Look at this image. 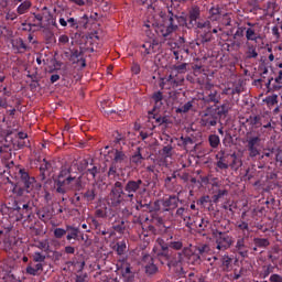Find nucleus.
<instances>
[{
	"instance_id": "obj_1",
	"label": "nucleus",
	"mask_w": 282,
	"mask_h": 282,
	"mask_svg": "<svg viewBox=\"0 0 282 282\" xmlns=\"http://www.w3.org/2000/svg\"><path fill=\"white\" fill-rule=\"evenodd\" d=\"M202 9L194 4L187 11V18L184 17H177L173 13H171L169 21L163 24H156L154 26V31L158 34V36H161L162 39L169 40L171 39L173 32L177 30V24L183 23L187 30H203V28H209L210 21L209 20H202Z\"/></svg>"
},
{
	"instance_id": "obj_2",
	"label": "nucleus",
	"mask_w": 282,
	"mask_h": 282,
	"mask_svg": "<svg viewBox=\"0 0 282 282\" xmlns=\"http://www.w3.org/2000/svg\"><path fill=\"white\" fill-rule=\"evenodd\" d=\"M87 183L84 181L83 175L76 176L72 171V166L64 165L61 167L57 178L55 180V193L58 195H67L68 191H74V196L70 198V204L75 208L83 206L82 192L85 191Z\"/></svg>"
},
{
	"instance_id": "obj_3",
	"label": "nucleus",
	"mask_w": 282,
	"mask_h": 282,
	"mask_svg": "<svg viewBox=\"0 0 282 282\" xmlns=\"http://www.w3.org/2000/svg\"><path fill=\"white\" fill-rule=\"evenodd\" d=\"M147 193V184L140 178L129 180L127 183L117 181L110 192L112 206H120L122 202H133L138 195Z\"/></svg>"
},
{
	"instance_id": "obj_4",
	"label": "nucleus",
	"mask_w": 282,
	"mask_h": 282,
	"mask_svg": "<svg viewBox=\"0 0 282 282\" xmlns=\"http://www.w3.org/2000/svg\"><path fill=\"white\" fill-rule=\"evenodd\" d=\"M210 250L208 245L202 247H194L193 249L184 248L181 252H176L180 254V260H176V263L171 264V270L177 274V276H183L184 274V267L182 263L187 261L192 263V265H199L202 263V259H206V253Z\"/></svg>"
},
{
	"instance_id": "obj_5",
	"label": "nucleus",
	"mask_w": 282,
	"mask_h": 282,
	"mask_svg": "<svg viewBox=\"0 0 282 282\" xmlns=\"http://www.w3.org/2000/svg\"><path fill=\"white\" fill-rule=\"evenodd\" d=\"M156 243L159 248L156 247L153 249L154 259H158L161 265H167V268L171 270V265L177 263L181 256L177 254V252L169 249V242H165L162 238H158Z\"/></svg>"
},
{
	"instance_id": "obj_6",
	"label": "nucleus",
	"mask_w": 282,
	"mask_h": 282,
	"mask_svg": "<svg viewBox=\"0 0 282 282\" xmlns=\"http://www.w3.org/2000/svg\"><path fill=\"white\" fill-rule=\"evenodd\" d=\"M18 175L20 176V184L23 186H15L13 188V194L17 195V197H23L25 193H30L31 191H34V188L39 187L36 178L34 176H30L28 170L20 169Z\"/></svg>"
},
{
	"instance_id": "obj_7",
	"label": "nucleus",
	"mask_w": 282,
	"mask_h": 282,
	"mask_svg": "<svg viewBox=\"0 0 282 282\" xmlns=\"http://www.w3.org/2000/svg\"><path fill=\"white\" fill-rule=\"evenodd\" d=\"M213 235L216 239L217 252H226V250H228L235 243V238H232V236L228 235L226 231H219L216 229Z\"/></svg>"
},
{
	"instance_id": "obj_8",
	"label": "nucleus",
	"mask_w": 282,
	"mask_h": 282,
	"mask_svg": "<svg viewBox=\"0 0 282 282\" xmlns=\"http://www.w3.org/2000/svg\"><path fill=\"white\" fill-rule=\"evenodd\" d=\"M246 142L250 158H257V155H260L261 150L259 148L261 147V137L252 135V132H247Z\"/></svg>"
},
{
	"instance_id": "obj_9",
	"label": "nucleus",
	"mask_w": 282,
	"mask_h": 282,
	"mask_svg": "<svg viewBox=\"0 0 282 282\" xmlns=\"http://www.w3.org/2000/svg\"><path fill=\"white\" fill-rule=\"evenodd\" d=\"M34 28H45V25H52L53 28H58L56 23V18L52 13H34L33 24Z\"/></svg>"
},
{
	"instance_id": "obj_10",
	"label": "nucleus",
	"mask_w": 282,
	"mask_h": 282,
	"mask_svg": "<svg viewBox=\"0 0 282 282\" xmlns=\"http://www.w3.org/2000/svg\"><path fill=\"white\" fill-rule=\"evenodd\" d=\"M160 50V42L156 40L145 41L140 45V53L143 61H149V56L155 54Z\"/></svg>"
},
{
	"instance_id": "obj_11",
	"label": "nucleus",
	"mask_w": 282,
	"mask_h": 282,
	"mask_svg": "<svg viewBox=\"0 0 282 282\" xmlns=\"http://www.w3.org/2000/svg\"><path fill=\"white\" fill-rule=\"evenodd\" d=\"M162 124H173V121H171L169 116H162L160 112H149L148 127L151 131L155 127H162Z\"/></svg>"
},
{
	"instance_id": "obj_12",
	"label": "nucleus",
	"mask_w": 282,
	"mask_h": 282,
	"mask_svg": "<svg viewBox=\"0 0 282 282\" xmlns=\"http://www.w3.org/2000/svg\"><path fill=\"white\" fill-rule=\"evenodd\" d=\"M219 122V118L217 117V110L213 108H208L200 118V126L202 127H217V123Z\"/></svg>"
},
{
	"instance_id": "obj_13",
	"label": "nucleus",
	"mask_w": 282,
	"mask_h": 282,
	"mask_svg": "<svg viewBox=\"0 0 282 282\" xmlns=\"http://www.w3.org/2000/svg\"><path fill=\"white\" fill-rule=\"evenodd\" d=\"M182 85H184V76L182 75L171 74L163 82V87H165V89H177V87H182Z\"/></svg>"
},
{
	"instance_id": "obj_14",
	"label": "nucleus",
	"mask_w": 282,
	"mask_h": 282,
	"mask_svg": "<svg viewBox=\"0 0 282 282\" xmlns=\"http://www.w3.org/2000/svg\"><path fill=\"white\" fill-rule=\"evenodd\" d=\"M142 262L145 269V274L148 276H153V274H158V265L155 264V257H151L150 254H144L142 258Z\"/></svg>"
},
{
	"instance_id": "obj_15",
	"label": "nucleus",
	"mask_w": 282,
	"mask_h": 282,
	"mask_svg": "<svg viewBox=\"0 0 282 282\" xmlns=\"http://www.w3.org/2000/svg\"><path fill=\"white\" fill-rule=\"evenodd\" d=\"M152 100L154 106L152 110H150L151 113H160L161 111H164V94H162V91L159 90L153 93Z\"/></svg>"
},
{
	"instance_id": "obj_16",
	"label": "nucleus",
	"mask_w": 282,
	"mask_h": 282,
	"mask_svg": "<svg viewBox=\"0 0 282 282\" xmlns=\"http://www.w3.org/2000/svg\"><path fill=\"white\" fill-rule=\"evenodd\" d=\"M213 24L209 21V26H204L200 34L198 35L197 39V45H204L205 43H210L213 41V31H212Z\"/></svg>"
},
{
	"instance_id": "obj_17",
	"label": "nucleus",
	"mask_w": 282,
	"mask_h": 282,
	"mask_svg": "<svg viewBox=\"0 0 282 282\" xmlns=\"http://www.w3.org/2000/svg\"><path fill=\"white\" fill-rule=\"evenodd\" d=\"M33 206H34V204L32 202L20 199V203H19L20 210H18V213L21 216V219L32 216Z\"/></svg>"
},
{
	"instance_id": "obj_18",
	"label": "nucleus",
	"mask_w": 282,
	"mask_h": 282,
	"mask_svg": "<svg viewBox=\"0 0 282 282\" xmlns=\"http://www.w3.org/2000/svg\"><path fill=\"white\" fill-rule=\"evenodd\" d=\"M43 263L29 262L25 268V274L29 276H41L43 274Z\"/></svg>"
},
{
	"instance_id": "obj_19",
	"label": "nucleus",
	"mask_w": 282,
	"mask_h": 282,
	"mask_svg": "<svg viewBox=\"0 0 282 282\" xmlns=\"http://www.w3.org/2000/svg\"><path fill=\"white\" fill-rule=\"evenodd\" d=\"M192 224L199 232H204L205 230H208L210 220H208V218L194 216L192 217Z\"/></svg>"
},
{
	"instance_id": "obj_20",
	"label": "nucleus",
	"mask_w": 282,
	"mask_h": 282,
	"mask_svg": "<svg viewBox=\"0 0 282 282\" xmlns=\"http://www.w3.org/2000/svg\"><path fill=\"white\" fill-rule=\"evenodd\" d=\"M180 205V197L175 195H170L166 198L162 199V206L164 210H175L177 206Z\"/></svg>"
},
{
	"instance_id": "obj_21",
	"label": "nucleus",
	"mask_w": 282,
	"mask_h": 282,
	"mask_svg": "<svg viewBox=\"0 0 282 282\" xmlns=\"http://www.w3.org/2000/svg\"><path fill=\"white\" fill-rule=\"evenodd\" d=\"M19 203L20 199L11 198L9 202L0 204V210L2 213H10L11 210H15V213H18V210H21V207H19Z\"/></svg>"
},
{
	"instance_id": "obj_22",
	"label": "nucleus",
	"mask_w": 282,
	"mask_h": 282,
	"mask_svg": "<svg viewBox=\"0 0 282 282\" xmlns=\"http://www.w3.org/2000/svg\"><path fill=\"white\" fill-rule=\"evenodd\" d=\"M235 250L240 257H242V259H246V257H248V246L246 245V237L239 236L237 238Z\"/></svg>"
},
{
	"instance_id": "obj_23",
	"label": "nucleus",
	"mask_w": 282,
	"mask_h": 282,
	"mask_svg": "<svg viewBox=\"0 0 282 282\" xmlns=\"http://www.w3.org/2000/svg\"><path fill=\"white\" fill-rule=\"evenodd\" d=\"M66 56H68V59L70 63L76 64V63H82V67H87V63L83 58V52L78 50H73L70 51V54L68 52L65 53Z\"/></svg>"
},
{
	"instance_id": "obj_24",
	"label": "nucleus",
	"mask_w": 282,
	"mask_h": 282,
	"mask_svg": "<svg viewBox=\"0 0 282 282\" xmlns=\"http://www.w3.org/2000/svg\"><path fill=\"white\" fill-rule=\"evenodd\" d=\"M72 13H68V15ZM67 21L68 28H73V30H78V28L85 26L87 25V23H89V18H87V15H84L83 18H80V20H76L74 18L68 17Z\"/></svg>"
},
{
	"instance_id": "obj_25",
	"label": "nucleus",
	"mask_w": 282,
	"mask_h": 282,
	"mask_svg": "<svg viewBox=\"0 0 282 282\" xmlns=\"http://www.w3.org/2000/svg\"><path fill=\"white\" fill-rule=\"evenodd\" d=\"M176 216L181 217V219L185 221L186 228H193V217H191V214H188V209L180 207L176 210Z\"/></svg>"
},
{
	"instance_id": "obj_26",
	"label": "nucleus",
	"mask_w": 282,
	"mask_h": 282,
	"mask_svg": "<svg viewBox=\"0 0 282 282\" xmlns=\"http://www.w3.org/2000/svg\"><path fill=\"white\" fill-rule=\"evenodd\" d=\"M84 202L86 204H94L96 197H98V192L96 191L95 186L88 187L85 192H82Z\"/></svg>"
},
{
	"instance_id": "obj_27",
	"label": "nucleus",
	"mask_w": 282,
	"mask_h": 282,
	"mask_svg": "<svg viewBox=\"0 0 282 282\" xmlns=\"http://www.w3.org/2000/svg\"><path fill=\"white\" fill-rule=\"evenodd\" d=\"M4 252L8 254H12V252L17 251V238L8 237L3 240V248Z\"/></svg>"
},
{
	"instance_id": "obj_28",
	"label": "nucleus",
	"mask_w": 282,
	"mask_h": 282,
	"mask_svg": "<svg viewBox=\"0 0 282 282\" xmlns=\"http://www.w3.org/2000/svg\"><path fill=\"white\" fill-rule=\"evenodd\" d=\"M82 175H89L91 180L96 182V180H98V175H100V165L95 164L93 161L87 171Z\"/></svg>"
},
{
	"instance_id": "obj_29",
	"label": "nucleus",
	"mask_w": 282,
	"mask_h": 282,
	"mask_svg": "<svg viewBox=\"0 0 282 282\" xmlns=\"http://www.w3.org/2000/svg\"><path fill=\"white\" fill-rule=\"evenodd\" d=\"M109 153L113 155L112 162L113 164H122V162H127V154L120 150H111Z\"/></svg>"
},
{
	"instance_id": "obj_30",
	"label": "nucleus",
	"mask_w": 282,
	"mask_h": 282,
	"mask_svg": "<svg viewBox=\"0 0 282 282\" xmlns=\"http://www.w3.org/2000/svg\"><path fill=\"white\" fill-rule=\"evenodd\" d=\"M11 43L13 50H17L20 54H23V52L28 51V45L25 44V42H23V39L21 37L12 40Z\"/></svg>"
},
{
	"instance_id": "obj_31",
	"label": "nucleus",
	"mask_w": 282,
	"mask_h": 282,
	"mask_svg": "<svg viewBox=\"0 0 282 282\" xmlns=\"http://www.w3.org/2000/svg\"><path fill=\"white\" fill-rule=\"evenodd\" d=\"M246 58H257L259 53L257 52V46L250 42H246Z\"/></svg>"
},
{
	"instance_id": "obj_32",
	"label": "nucleus",
	"mask_w": 282,
	"mask_h": 282,
	"mask_svg": "<svg viewBox=\"0 0 282 282\" xmlns=\"http://www.w3.org/2000/svg\"><path fill=\"white\" fill-rule=\"evenodd\" d=\"M93 162L94 159H82L77 163V170L79 171V173H87V170L89 169V166H91Z\"/></svg>"
},
{
	"instance_id": "obj_33",
	"label": "nucleus",
	"mask_w": 282,
	"mask_h": 282,
	"mask_svg": "<svg viewBox=\"0 0 282 282\" xmlns=\"http://www.w3.org/2000/svg\"><path fill=\"white\" fill-rule=\"evenodd\" d=\"M66 232H68L66 236L67 241H72V239H78V234L80 232V229L72 225H67Z\"/></svg>"
},
{
	"instance_id": "obj_34",
	"label": "nucleus",
	"mask_w": 282,
	"mask_h": 282,
	"mask_svg": "<svg viewBox=\"0 0 282 282\" xmlns=\"http://www.w3.org/2000/svg\"><path fill=\"white\" fill-rule=\"evenodd\" d=\"M215 110H216V116L219 119L223 116H228V111H230V102L226 101L221 106H218Z\"/></svg>"
},
{
	"instance_id": "obj_35",
	"label": "nucleus",
	"mask_w": 282,
	"mask_h": 282,
	"mask_svg": "<svg viewBox=\"0 0 282 282\" xmlns=\"http://www.w3.org/2000/svg\"><path fill=\"white\" fill-rule=\"evenodd\" d=\"M246 39L248 43H250V41H254V43H257L259 39H261V35H259L253 28H248L246 30Z\"/></svg>"
},
{
	"instance_id": "obj_36",
	"label": "nucleus",
	"mask_w": 282,
	"mask_h": 282,
	"mask_svg": "<svg viewBox=\"0 0 282 282\" xmlns=\"http://www.w3.org/2000/svg\"><path fill=\"white\" fill-rule=\"evenodd\" d=\"M96 217H99L100 219H111V217H115V214H112L111 208L106 207L105 209H97Z\"/></svg>"
},
{
	"instance_id": "obj_37",
	"label": "nucleus",
	"mask_w": 282,
	"mask_h": 282,
	"mask_svg": "<svg viewBox=\"0 0 282 282\" xmlns=\"http://www.w3.org/2000/svg\"><path fill=\"white\" fill-rule=\"evenodd\" d=\"M249 124L252 129H259L263 124V117L261 116H251L248 120Z\"/></svg>"
},
{
	"instance_id": "obj_38",
	"label": "nucleus",
	"mask_w": 282,
	"mask_h": 282,
	"mask_svg": "<svg viewBox=\"0 0 282 282\" xmlns=\"http://www.w3.org/2000/svg\"><path fill=\"white\" fill-rule=\"evenodd\" d=\"M126 226H124V220L123 219H118V220H115V223H112V230L115 232H118L119 235H122L126 230Z\"/></svg>"
},
{
	"instance_id": "obj_39",
	"label": "nucleus",
	"mask_w": 282,
	"mask_h": 282,
	"mask_svg": "<svg viewBox=\"0 0 282 282\" xmlns=\"http://www.w3.org/2000/svg\"><path fill=\"white\" fill-rule=\"evenodd\" d=\"M30 8H32V2L29 0H25L17 8L18 14H28L30 12Z\"/></svg>"
},
{
	"instance_id": "obj_40",
	"label": "nucleus",
	"mask_w": 282,
	"mask_h": 282,
	"mask_svg": "<svg viewBox=\"0 0 282 282\" xmlns=\"http://www.w3.org/2000/svg\"><path fill=\"white\" fill-rule=\"evenodd\" d=\"M155 235H159V231L153 225H149L145 229L143 228L142 230V236L144 237V239H147V237H155Z\"/></svg>"
},
{
	"instance_id": "obj_41",
	"label": "nucleus",
	"mask_w": 282,
	"mask_h": 282,
	"mask_svg": "<svg viewBox=\"0 0 282 282\" xmlns=\"http://www.w3.org/2000/svg\"><path fill=\"white\" fill-rule=\"evenodd\" d=\"M88 224H89L91 230H96V232H98V230H100V228H102V220H98L94 217L88 218Z\"/></svg>"
},
{
	"instance_id": "obj_42",
	"label": "nucleus",
	"mask_w": 282,
	"mask_h": 282,
	"mask_svg": "<svg viewBox=\"0 0 282 282\" xmlns=\"http://www.w3.org/2000/svg\"><path fill=\"white\" fill-rule=\"evenodd\" d=\"M208 142L212 149H217L219 144H221V140L219 139V135L217 134H209Z\"/></svg>"
},
{
	"instance_id": "obj_43",
	"label": "nucleus",
	"mask_w": 282,
	"mask_h": 282,
	"mask_svg": "<svg viewBox=\"0 0 282 282\" xmlns=\"http://www.w3.org/2000/svg\"><path fill=\"white\" fill-rule=\"evenodd\" d=\"M253 243L256 248H268V246H270V240L267 238H253Z\"/></svg>"
},
{
	"instance_id": "obj_44",
	"label": "nucleus",
	"mask_w": 282,
	"mask_h": 282,
	"mask_svg": "<svg viewBox=\"0 0 282 282\" xmlns=\"http://www.w3.org/2000/svg\"><path fill=\"white\" fill-rule=\"evenodd\" d=\"M231 263H232V258H230V256L225 254L221 257L223 270H225L226 272H228V270H230Z\"/></svg>"
},
{
	"instance_id": "obj_45",
	"label": "nucleus",
	"mask_w": 282,
	"mask_h": 282,
	"mask_svg": "<svg viewBox=\"0 0 282 282\" xmlns=\"http://www.w3.org/2000/svg\"><path fill=\"white\" fill-rule=\"evenodd\" d=\"M182 248H184V242H182V240L169 241V250H182Z\"/></svg>"
},
{
	"instance_id": "obj_46",
	"label": "nucleus",
	"mask_w": 282,
	"mask_h": 282,
	"mask_svg": "<svg viewBox=\"0 0 282 282\" xmlns=\"http://www.w3.org/2000/svg\"><path fill=\"white\" fill-rule=\"evenodd\" d=\"M33 263H45V254L41 253V251H35L32 256Z\"/></svg>"
},
{
	"instance_id": "obj_47",
	"label": "nucleus",
	"mask_w": 282,
	"mask_h": 282,
	"mask_svg": "<svg viewBox=\"0 0 282 282\" xmlns=\"http://www.w3.org/2000/svg\"><path fill=\"white\" fill-rule=\"evenodd\" d=\"M209 14H210L212 19H214V21H217L219 19V15H221V8H219V6L212 7L209 9Z\"/></svg>"
},
{
	"instance_id": "obj_48",
	"label": "nucleus",
	"mask_w": 282,
	"mask_h": 282,
	"mask_svg": "<svg viewBox=\"0 0 282 282\" xmlns=\"http://www.w3.org/2000/svg\"><path fill=\"white\" fill-rule=\"evenodd\" d=\"M264 102L268 105V107H274V105L279 104V96L278 95L268 96L264 99Z\"/></svg>"
},
{
	"instance_id": "obj_49",
	"label": "nucleus",
	"mask_w": 282,
	"mask_h": 282,
	"mask_svg": "<svg viewBox=\"0 0 282 282\" xmlns=\"http://www.w3.org/2000/svg\"><path fill=\"white\" fill-rule=\"evenodd\" d=\"M35 248H39V250H43L44 252H47V250H50V241L47 239L37 241L35 243Z\"/></svg>"
},
{
	"instance_id": "obj_50",
	"label": "nucleus",
	"mask_w": 282,
	"mask_h": 282,
	"mask_svg": "<svg viewBox=\"0 0 282 282\" xmlns=\"http://www.w3.org/2000/svg\"><path fill=\"white\" fill-rule=\"evenodd\" d=\"M18 138H19V140H20V141L18 142V147H19L20 149H23V147H29L28 142L23 141V140H26L28 133H25V132H19V133H18Z\"/></svg>"
},
{
	"instance_id": "obj_51",
	"label": "nucleus",
	"mask_w": 282,
	"mask_h": 282,
	"mask_svg": "<svg viewBox=\"0 0 282 282\" xmlns=\"http://www.w3.org/2000/svg\"><path fill=\"white\" fill-rule=\"evenodd\" d=\"M118 254H124L127 250V242L124 240L118 241L115 246Z\"/></svg>"
},
{
	"instance_id": "obj_52",
	"label": "nucleus",
	"mask_w": 282,
	"mask_h": 282,
	"mask_svg": "<svg viewBox=\"0 0 282 282\" xmlns=\"http://www.w3.org/2000/svg\"><path fill=\"white\" fill-rule=\"evenodd\" d=\"M142 160H144V158L142 156V153H140V151H138L131 158V162L132 164H135V166H140V164H142Z\"/></svg>"
},
{
	"instance_id": "obj_53",
	"label": "nucleus",
	"mask_w": 282,
	"mask_h": 282,
	"mask_svg": "<svg viewBox=\"0 0 282 282\" xmlns=\"http://www.w3.org/2000/svg\"><path fill=\"white\" fill-rule=\"evenodd\" d=\"M191 109H193V101H187L186 104H184L183 106L177 108V112L178 113H188V111H191Z\"/></svg>"
},
{
	"instance_id": "obj_54",
	"label": "nucleus",
	"mask_w": 282,
	"mask_h": 282,
	"mask_svg": "<svg viewBox=\"0 0 282 282\" xmlns=\"http://www.w3.org/2000/svg\"><path fill=\"white\" fill-rule=\"evenodd\" d=\"M68 18H69V13L63 12L59 14L58 23L62 28H67Z\"/></svg>"
},
{
	"instance_id": "obj_55",
	"label": "nucleus",
	"mask_w": 282,
	"mask_h": 282,
	"mask_svg": "<svg viewBox=\"0 0 282 282\" xmlns=\"http://www.w3.org/2000/svg\"><path fill=\"white\" fill-rule=\"evenodd\" d=\"M55 239H63L67 235V229L55 228L53 231Z\"/></svg>"
},
{
	"instance_id": "obj_56",
	"label": "nucleus",
	"mask_w": 282,
	"mask_h": 282,
	"mask_svg": "<svg viewBox=\"0 0 282 282\" xmlns=\"http://www.w3.org/2000/svg\"><path fill=\"white\" fill-rule=\"evenodd\" d=\"M228 195V192L226 189H219L214 196L213 202L214 204H217L221 197Z\"/></svg>"
},
{
	"instance_id": "obj_57",
	"label": "nucleus",
	"mask_w": 282,
	"mask_h": 282,
	"mask_svg": "<svg viewBox=\"0 0 282 282\" xmlns=\"http://www.w3.org/2000/svg\"><path fill=\"white\" fill-rule=\"evenodd\" d=\"M186 67H188V64L183 63L180 65H174L173 69L177 72V74H186Z\"/></svg>"
},
{
	"instance_id": "obj_58",
	"label": "nucleus",
	"mask_w": 282,
	"mask_h": 282,
	"mask_svg": "<svg viewBox=\"0 0 282 282\" xmlns=\"http://www.w3.org/2000/svg\"><path fill=\"white\" fill-rule=\"evenodd\" d=\"M263 129H268V130L274 129V126H272V119L267 121L265 117H262L261 131H263Z\"/></svg>"
},
{
	"instance_id": "obj_59",
	"label": "nucleus",
	"mask_w": 282,
	"mask_h": 282,
	"mask_svg": "<svg viewBox=\"0 0 282 282\" xmlns=\"http://www.w3.org/2000/svg\"><path fill=\"white\" fill-rule=\"evenodd\" d=\"M44 164H42L40 166V173L43 176V178H45V171H47V169H50V166H52V164H50V162H47L46 159H43Z\"/></svg>"
},
{
	"instance_id": "obj_60",
	"label": "nucleus",
	"mask_w": 282,
	"mask_h": 282,
	"mask_svg": "<svg viewBox=\"0 0 282 282\" xmlns=\"http://www.w3.org/2000/svg\"><path fill=\"white\" fill-rule=\"evenodd\" d=\"M246 30H247L246 26H238L237 31L234 34V39L235 40L243 39V34H245Z\"/></svg>"
},
{
	"instance_id": "obj_61",
	"label": "nucleus",
	"mask_w": 282,
	"mask_h": 282,
	"mask_svg": "<svg viewBox=\"0 0 282 282\" xmlns=\"http://www.w3.org/2000/svg\"><path fill=\"white\" fill-rule=\"evenodd\" d=\"M37 217H39V219H41V221H50V219H52L50 214L46 212H43V210L37 212Z\"/></svg>"
},
{
	"instance_id": "obj_62",
	"label": "nucleus",
	"mask_w": 282,
	"mask_h": 282,
	"mask_svg": "<svg viewBox=\"0 0 282 282\" xmlns=\"http://www.w3.org/2000/svg\"><path fill=\"white\" fill-rule=\"evenodd\" d=\"M207 102H219V98L217 97V90H213L209 93L207 97Z\"/></svg>"
},
{
	"instance_id": "obj_63",
	"label": "nucleus",
	"mask_w": 282,
	"mask_h": 282,
	"mask_svg": "<svg viewBox=\"0 0 282 282\" xmlns=\"http://www.w3.org/2000/svg\"><path fill=\"white\" fill-rule=\"evenodd\" d=\"M216 166L220 169V171H226L228 169V162H226V160L217 161Z\"/></svg>"
},
{
	"instance_id": "obj_64",
	"label": "nucleus",
	"mask_w": 282,
	"mask_h": 282,
	"mask_svg": "<svg viewBox=\"0 0 282 282\" xmlns=\"http://www.w3.org/2000/svg\"><path fill=\"white\" fill-rule=\"evenodd\" d=\"M270 282H282V276L274 273V274H271L270 279H269Z\"/></svg>"
}]
</instances>
